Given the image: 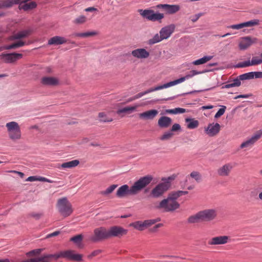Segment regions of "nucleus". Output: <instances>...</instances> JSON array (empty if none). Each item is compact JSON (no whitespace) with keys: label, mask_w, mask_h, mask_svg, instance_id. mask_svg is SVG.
Instances as JSON below:
<instances>
[{"label":"nucleus","mask_w":262,"mask_h":262,"mask_svg":"<svg viewBox=\"0 0 262 262\" xmlns=\"http://www.w3.org/2000/svg\"><path fill=\"white\" fill-rule=\"evenodd\" d=\"M83 236L81 234H78L75 236L72 237L70 241L73 242L74 243L79 245L81 243Z\"/></svg>","instance_id":"de8ad7c7"},{"label":"nucleus","mask_w":262,"mask_h":262,"mask_svg":"<svg viewBox=\"0 0 262 262\" xmlns=\"http://www.w3.org/2000/svg\"><path fill=\"white\" fill-rule=\"evenodd\" d=\"M249 66H252V64L251 63V61L248 60L244 62H240L237 64L235 66L236 68H245Z\"/></svg>","instance_id":"3c124183"},{"label":"nucleus","mask_w":262,"mask_h":262,"mask_svg":"<svg viewBox=\"0 0 262 262\" xmlns=\"http://www.w3.org/2000/svg\"><path fill=\"white\" fill-rule=\"evenodd\" d=\"M252 66L258 65L262 63V58H259L257 56L253 57L251 61Z\"/></svg>","instance_id":"8fccbe9b"},{"label":"nucleus","mask_w":262,"mask_h":262,"mask_svg":"<svg viewBox=\"0 0 262 262\" xmlns=\"http://www.w3.org/2000/svg\"><path fill=\"white\" fill-rule=\"evenodd\" d=\"M257 41V39L250 36L245 37L242 38L239 43V48L241 50H245L249 48L253 43H255Z\"/></svg>","instance_id":"dca6fc26"},{"label":"nucleus","mask_w":262,"mask_h":262,"mask_svg":"<svg viewBox=\"0 0 262 262\" xmlns=\"http://www.w3.org/2000/svg\"><path fill=\"white\" fill-rule=\"evenodd\" d=\"M22 57L23 54L20 53H3L0 55V59L3 60L5 63H12L21 58Z\"/></svg>","instance_id":"9b49d317"},{"label":"nucleus","mask_w":262,"mask_h":262,"mask_svg":"<svg viewBox=\"0 0 262 262\" xmlns=\"http://www.w3.org/2000/svg\"><path fill=\"white\" fill-rule=\"evenodd\" d=\"M9 172H11V173H17L21 178H23L24 176V173H23L21 172H19V171H15V170H10V171H9Z\"/></svg>","instance_id":"0e129e2a"},{"label":"nucleus","mask_w":262,"mask_h":262,"mask_svg":"<svg viewBox=\"0 0 262 262\" xmlns=\"http://www.w3.org/2000/svg\"><path fill=\"white\" fill-rule=\"evenodd\" d=\"M217 216V211L214 209H207L199 211L190 216L187 222L190 224H195L203 222H211Z\"/></svg>","instance_id":"f03ea898"},{"label":"nucleus","mask_w":262,"mask_h":262,"mask_svg":"<svg viewBox=\"0 0 262 262\" xmlns=\"http://www.w3.org/2000/svg\"><path fill=\"white\" fill-rule=\"evenodd\" d=\"M203 14L202 13H198V14H196L193 16H191L190 18L191 19V20L194 23L195 21H196L199 19V18L202 16Z\"/></svg>","instance_id":"5fc2aeb1"},{"label":"nucleus","mask_w":262,"mask_h":262,"mask_svg":"<svg viewBox=\"0 0 262 262\" xmlns=\"http://www.w3.org/2000/svg\"><path fill=\"white\" fill-rule=\"evenodd\" d=\"M165 89L164 87H163V85H159V86H157L155 88H150L144 92H141V93H139L138 94H137V95H135L134 96H133V97L130 98L129 100V101H134L135 100H136V99H138L141 97H142V96H143L144 95L147 94H148L149 93H151V92H152L154 91H158V90H162V89Z\"/></svg>","instance_id":"b1692460"},{"label":"nucleus","mask_w":262,"mask_h":262,"mask_svg":"<svg viewBox=\"0 0 262 262\" xmlns=\"http://www.w3.org/2000/svg\"><path fill=\"white\" fill-rule=\"evenodd\" d=\"M67 39L61 36H56L50 38L48 41V44L50 45H61L67 42Z\"/></svg>","instance_id":"a878e982"},{"label":"nucleus","mask_w":262,"mask_h":262,"mask_svg":"<svg viewBox=\"0 0 262 262\" xmlns=\"http://www.w3.org/2000/svg\"><path fill=\"white\" fill-rule=\"evenodd\" d=\"M98 118L100 121L103 122H110L113 121L112 117L108 116V114L105 112H100L98 114Z\"/></svg>","instance_id":"2f4dec72"},{"label":"nucleus","mask_w":262,"mask_h":262,"mask_svg":"<svg viewBox=\"0 0 262 262\" xmlns=\"http://www.w3.org/2000/svg\"><path fill=\"white\" fill-rule=\"evenodd\" d=\"M20 9L29 10L36 7V4L34 2L28 1H22V0H1L0 1V9L9 8L14 4H19Z\"/></svg>","instance_id":"7ed1b4c3"},{"label":"nucleus","mask_w":262,"mask_h":262,"mask_svg":"<svg viewBox=\"0 0 262 262\" xmlns=\"http://www.w3.org/2000/svg\"><path fill=\"white\" fill-rule=\"evenodd\" d=\"M57 257H63L69 260L80 261L82 260V256L81 254H75L73 251L67 250L60 252Z\"/></svg>","instance_id":"f8f14e48"},{"label":"nucleus","mask_w":262,"mask_h":262,"mask_svg":"<svg viewBox=\"0 0 262 262\" xmlns=\"http://www.w3.org/2000/svg\"><path fill=\"white\" fill-rule=\"evenodd\" d=\"M6 127L9 138L13 142H16L21 138V132L20 127L16 122L11 121L7 123Z\"/></svg>","instance_id":"20e7f679"},{"label":"nucleus","mask_w":262,"mask_h":262,"mask_svg":"<svg viewBox=\"0 0 262 262\" xmlns=\"http://www.w3.org/2000/svg\"><path fill=\"white\" fill-rule=\"evenodd\" d=\"M230 237L226 235L215 236L208 241V244L211 246L224 245L229 242Z\"/></svg>","instance_id":"f3484780"},{"label":"nucleus","mask_w":262,"mask_h":262,"mask_svg":"<svg viewBox=\"0 0 262 262\" xmlns=\"http://www.w3.org/2000/svg\"><path fill=\"white\" fill-rule=\"evenodd\" d=\"M253 74V78H262V72H251Z\"/></svg>","instance_id":"4d7b16f0"},{"label":"nucleus","mask_w":262,"mask_h":262,"mask_svg":"<svg viewBox=\"0 0 262 262\" xmlns=\"http://www.w3.org/2000/svg\"><path fill=\"white\" fill-rule=\"evenodd\" d=\"M226 109V106L223 105L222 106V107L219 109V110L217 112V113L215 114L214 117L215 118H219L221 116H222L225 112Z\"/></svg>","instance_id":"603ef678"},{"label":"nucleus","mask_w":262,"mask_h":262,"mask_svg":"<svg viewBox=\"0 0 262 262\" xmlns=\"http://www.w3.org/2000/svg\"><path fill=\"white\" fill-rule=\"evenodd\" d=\"M109 238L108 229L104 227H99L94 229V234L90 240L94 243L102 241Z\"/></svg>","instance_id":"0eeeda50"},{"label":"nucleus","mask_w":262,"mask_h":262,"mask_svg":"<svg viewBox=\"0 0 262 262\" xmlns=\"http://www.w3.org/2000/svg\"><path fill=\"white\" fill-rule=\"evenodd\" d=\"M102 250L98 249L92 252L90 255H88V258H92L93 257L96 256L100 254L102 252Z\"/></svg>","instance_id":"864d4df0"},{"label":"nucleus","mask_w":262,"mask_h":262,"mask_svg":"<svg viewBox=\"0 0 262 262\" xmlns=\"http://www.w3.org/2000/svg\"><path fill=\"white\" fill-rule=\"evenodd\" d=\"M173 136V134L171 132H167L164 133V134L160 137V139L162 141L168 140L170 139Z\"/></svg>","instance_id":"c03bdc74"},{"label":"nucleus","mask_w":262,"mask_h":262,"mask_svg":"<svg viewBox=\"0 0 262 262\" xmlns=\"http://www.w3.org/2000/svg\"><path fill=\"white\" fill-rule=\"evenodd\" d=\"M262 137V130L257 131L251 137L244 141L240 145L241 149L251 148Z\"/></svg>","instance_id":"1a4fd4ad"},{"label":"nucleus","mask_w":262,"mask_h":262,"mask_svg":"<svg viewBox=\"0 0 262 262\" xmlns=\"http://www.w3.org/2000/svg\"><path fill=\"white\" fill-rule=\"evenodd\" d=\"M163 40L164 39L162 38V36L160 34L157 33L155 34L152 38L149 39L148 43L149 45H153Z\"/></svg>","instance_id":"ea45409f"},{"label":"nucleus","mask_w":262,"mask_h":262,"mask_svg":"<svg viewBox=\"0 0 262 262\" xmlns=\"http://www.w3.org/2000/svg\"><path fill=\"white\" fill-rule=\"evenodd\" d=\"M175 110V114H183L186 112V111L185 108L177 107L174 108Z\"/></svg>","instance_id":"13d9d810"},{"label":"nucleus","mask_w":262,"mask_h":262,"mask_svg":"<svg viewBox=\"0 0 262 262\" xmlns=\"http://www.w3.org/2000/svg\"><path fill=\"white\" fill-rule=\"evenodd\" d=\"M40 82L43 85L54 86L59 84V80L54 77L45 76L41 78Z\"/></svg>","instance_id":"412c9836"},{"label":"nucleus","mask_w":262,"mask_h":262,"mask_svg":"<svg viewBox=\"0 0 262 262\" xmlns=\"http://www.w3.org/2000/svg\"><path fill=\"white\" fill-rule=\"evenodd\" d=\"M185 122L187 123V128L188 129H194L198 127L199 122L194 119L186 118Z\"/></svg>","instance_id":"cd10ccee"},{"label":"nucleus","mask_w":262,"mask_h":262,"mask_svg":"<svg viewBox=\"0 0 262 262\" xmlns=\"http://www.w3.org/2000/svg\"><path fill=\"white\" fill-rule=\"evenodd\" d=\"M213 58L212 56H206L193 61L192 64L195 66L206 63Z\"/></svg>","instance_id":"c9c22d12"},{"label":"nucleus","mask_w":262,"mask_h":262,"mask_svg":"<svg viewBox=\"0 0 262 262\" xmlns=\"http://www.w3.org/2000/svg\"><path fill=\"white\" fill-rule=\"evenodd\" d=\"M144 104H137V105H135L132 106L125 107L124 108L119 109L117 111V114L118 115H120L121 113L130 114L132 112H133V111H135L137 107L142 106Z\"/></svg>","instance_id":"bb28decb"},{"label":"nucleus","mask_w":262,"mask_h":262,"mask_svg":"<svg viewBox=\"0 0 262 262\" xmlns=\"http://www.w3.org/2000/svg\"><path fill=\"white\" fill-rule=\"evenodd\" d=\"M130 227H133L134 228L139 230L143 231L145 228L144 222L138 221L129 224Z\"/></svg>","instance_id":"c756f323"},{"label":"nucleus","mask_w":262,"mask_h":262,"mask_svg":"<svg viewBox=\"0 0 262 262\" xmlns=\"http://www.w3.org/2000/svg\"><path fill=\"white\" fill-rule=\"evenodd\" d=\"M97 9L96 8H95L94 7H89L88 8H86L85 9V11H86V12H91V11H96Z\"/></svg>","instance_id":"774afa93"},{"label":"nucleus","mask_w":262,"mask_h":262,"mask_svg":"<svg viewBox=\"0 0 262 262\" xmlns=\"http://www.w3.org/2000/svg\"><path fill=\"white\" fill-rule=\"evenodd\" d=\"M162 226H163V224H158L157 225H156L151 229V231L152 232H156L157 231V229L160 228V227H161Z\"/></svg>","instance_id":"680f3d73"},{"label":"nucleus","mask_w":262,"mask_h":262,"mask_svg":"<svg viewBox=\"0 0 262 262\" xmlns=\"http://www.w3.org/2000/svg\"><path fill=\"white\" fill-rule=\"evenodd\" d=\"M38 180L42 181V182H48V183H52L53 182V181L48 179L47 178H46L45 177H40V178H39L38 179Z\"/></svg>","instance_id":"e2e57ef3"},{"label":"nucleus","mask_w":262,"mask_h":262,"mask_svg":"<svg viewBox=\"0 0 262 262\" xmlns=\"http://www.w3.org/2000/svg\"><path fill=\"white\" fill-rule=\"evenodd\" d=\"M30 216L36 219H38L42 216V214L38 213H32L30 214Z\"/></svg>","instance_id":"052dcab7"},{"label":"nucleus","mask_w":262,"mask_h":262,"mask_svg":"<svg viewBox=\"0 0 262 262\" xmlns=\"http://www.w3.org/2000/svg\"><path fill=\"white\" fill-rule=\"evenodd\" d=\"M180 130H181V126L178 123L174 124L171 128V132H177Z\"/></svg>","instance_id":"6e6d98bb"},{"label":"nucleus","mask_w":262,"mask_h":262,"mask_svg":"<svg viewBox=\"0 0 262 262\" xmlns=\"http://www.w3.org/2000/svg\"><path fill=\"white\" fill-rule=\"evenodd\" d=\"M25 45V42L23 41H18L16 42L13 43L9 46L4 47V49L10 50L12 49H15L20 47H23Z\"/></svg>","instance_id":"e433bc0d"},{"label":"nucleus","mask_w":262,"mask_h":262,"mask_svg":"<svg viewBox=\"0 0 262 262\" xmlns=\"http://www.w3.org/2000/svg\"><path fill=\"white\" fill-rule=\"evenodd\" d=\"M97 34L96 31H91L84 33H77L74 34L75 36L80 37H89Z\"/></svg>","instance_id":"4c0bfd02"},{"label":"nucleus","mask_w":262,"mask_h":262,"mask_svg":"<svg viewBox=\"0 0 262 262\" xmlns=\"http://www.w3.org/2000/svg\"><path fill=\"white\" fill-rule=\"evenodd\" d=\"M156 8L163 9L168 14H175L180 10V6L178 5L159 4Z\"/></svg>","instance_id":"4468645a"},{"label":"nucleus","mask_w":262,"mask_h":262,"mask_svg":"<svg viewBox=\"0 0 262 262\" xmlns=\"http://www.w3.org/2000/svg\"><path fill=\"white\" fill-rule=\"evenodd\" d=\"M152 180L151 176L141 178L129 187L125 184L120 186L117 190L116 195L119 198H123L129 195H135L147 186Z\"/></svg>","instance_id":"f257e3e1"},{"label":"nucleus","mask_w":262,"mask_h":262,"mask_svg":"<svg viewBox=\"0 0 262 262\" xmlns=\"http://www.w3.org/2000/svg\"><path fill=\"white\" fill-rule=\"evenodd\" d=\"M164 17V15L163 13H155L154 12L153 14H152V16L150 20L152 21H159L162 19Z\"/></svg>","instance_id":"37998d69"},{"label":"nucleus","mask_w":262,"mask_h":262,"mask_svg":"<svg viewBox=\"0 0 262 262\" xmlns=\"http://www.w3.org/2000/svg\"><path fill=\"white\" fill-rule=\"evenodd\" d=\"M252 96V94H245V95H239L238 97L240 98H248Z\"/></svg>","instance_id":"338daca9"},{"label":"nucleus","mask_w":262,"mask_h":262,"mask_svg":"<svg viewBox=\"0 0 262 262\" xmlns=\"http://www.w3.org/2000/svg\"><path fill=\"white\" fill-rule=\"evenodd\" d=\"M170 186L168 181L161 183L152 190L151 194L155 198L159 197L169 189Z\"/></svg>","instance_id":"9d476101"},{"label":"nucleus","mask_w":262,"mask_h":262,"mask_svg":"<svg viewBox=\"0 0 262 262\" xmlns=\"http://www.w3.org/2000/svg\"><path fill=\"white\" fill-rule=\"evenodd\" d=\"M180 207V204L177 201H173L167 198L163 200L157 206L158 209H163L165 211H173Z\"/></svg>","instance_id":"423d86ee"},{"label":"nucleus","mask_w":262,"mask_h":262,"mask_svg":"<svg viewBox=\"0 0 262 262\" xmlns=\"http://www.w3.org/2000/svg\"><path fill=\"white\" fill-rule=\"evenodd\" d=\"M221 126L218 123H210L205 129V133L209 137L216 136L220 131Z\"/></svg>","instance_id":"2eb2a0df"},{"label":"nucleus","mask_w":262,"mask_h":262,"mask_svg":"<svg viewBox=\"0 0 262 262\" xmlns=\"http://www.w3.org/2000/svg\"><path fill=\"white\" fill-rule=\"evenodd\" d=\"M132 55L138 59H146L149 56V52L144 48H138L131 52Z\"/></svg>","instance_id":"aec40b11"},{"label":"nucleus","mask_w":262,"mask_h":262,"mask_svg":"<svg viewBox=\"0 0 262 262\" xmlns=\"http://www.w3.org/2000/svg\"><path fill=\"white\" fill-rule=\"evenodd\" d=\"M203 72H198L196 70H191L185 76L163 84L165 89L181 83L186 80H188L194 76L203 73Z\"/></svg>","instance_id":"6e6552de"},{"label":"nucleus","mask_w":262,"mask_h":262,"mask_svg":"<svg viewBox=\"0 0 262 262\" xmlns=\"http://www.w3.org/2000/svg\"><path fill=\"white\" fill-rule=\"evenodd\" d=\"M158 114L156 110H150L139 114V118L145 120H152Z\"/></svg>","instance_id":"5701e85b"},{"label":"nucleus","mask_w":262,"mask_h":262,"mask_svg":"<svg viewBox=\"0 0 262 262\" xmlns=\"http://www.w3.org/2000/svg\"><path fill=\"white\" fill-rule=\"evenodd\" d=\"M118 185L113 184L106 188L105 190L102 191L100 192V194L103 195H107L111 193L117 187Z\"/></svg>","instance_id":"58836bf2"},{"label":"nucleus","mask_w":262,"mask_h":262,"mask_svg":"<svg viewBox=\"0 0 262 262\" xmlns=\"http://www.w3.org/2000/svg\"><path fill=\"white\" fill-rule=\"evenodd\" d=\"M161 221L160 218H157L155 219L147 220L144 221V225L145 228H148L151 226L152 225Z\"/></svg>","instance_id":"79ce46f5"},{"label":"nucleus","mask_w":262,"mask_h":262,"mask_svg":"<svg viewBox=\"0 0 262 262\" xmlns=\"http://www.w3.org/2000/svg\"><path fill=\"white\" fill-rule=\"evenodd\" d=\"M172 123V119L167 116H162L159 118L158 121V125L161 128H167Z\"/></svg>","instance_id":"393cba45"},{"label":"nucleus","mask_w":262,"mask_h":262,"mask_svg":"<svg viewBox=\"0 0 262 262\" xmlns=\"http://www.w3.org/2000/svg\"><path fill=\"white\" fill-rule=\"evenodd\" d=\"M86 21V17L84 15H81L76 18L74 20V23L76 24H82L84 23Z\"/></svg>","instance_id":"09e8293b"},{"label":"nucleus","mask_w":262,"mask_h":262,"mask_svg":"<svg viewBox=\"0 0 262 262\" xmlns=\"http://www.w3.org/2000/svg\"><path fill=\"white\" fill-rule=\"evenodd\" d=\"M190 178L194 179L196 182H200L202 179L200 173L195 171H192L190 175L187 177V179H189Z\"/></svg>","instance_id":"a19ab883"},{"label":"nucleus","mask_w":262,"mask_h":262,"mask_svg":"<svg viewBox=\"0 0 262 262\" xmlns=\"http://www.w3.org/2000/svg\"><path fill=\"white\" fill-rule=\"evenodd\" d=\"M51 257H52V255H46L33 259L35 262H49Z\"/></svg>","instance_id":"49530a36"},{"label":"nucleus","mask_w":262,"mask_h":262,"mask_svg":"<svg viewBox=\"0 0 262 262\" xmlns=\"http://www.w3.org/2000/svg\"><path fill=\"white\" fill-rule=\"evenodd\" d=\"M188 193V191H178L176 192H173L170 193L168 196V198L172 199L173 201H176L177 199L180 196L185 195Z\"/></svg>","instance_id":"7c9ffc66"},{"label":"nucleus","mask_w":262,"mask_h":262,"mask_svg":"<svg viewBox=\"0 0 262 262\" xmlns=\"http://www.w3.org/2000/svg\"><path fill=\"white\" fill-rule=\"evenodd\" d=\"M241 80L239 77H237L236 78L233 80V81H231L230 83H228L222 87L223 89H228L232 87H236L239 86L241 84Z\"/></svg>","instance_id":"473e14b6"},{"label":"nucleus","mask_w":262,"mask_h":262,"mask_svg":"<svg viewBox=\"0 0 262 262\" xmlns=\"http://www.w3.org/2000/svg\"><path fill=\"white\" fill-rule=\"evenodd\" d=\"M59 233H60V232L59 231H56L53 233L48 234L47 236V237L49 238V237L55 236L59 235Z\"/></svg>","instance_id":"bf43d9fd"},{"label":"nucleus","mask_w":262,"mask_h":262,"mask_svg":"<svg viewBox=\"0 0 262 262\" xmlns=\"http://www.w3.org/2000/svg\"><path fill=\"white\" fill-rule=\"evenodd\" d=\"M154 10L150 9H139L138 12L144 18H146L147 19L150 20L151 19V17L152 16V14L154 13Z\"/></svg>","instance_id":"c85d7f7f"},{"label":"nucleus","mask_w":262,"mask_h":262,"mask_svg":"<svg viewBox=\"0 0 262 262\" xmlns=\"http://www.w3.org/2000/svg\"><path fill=\"white\" fill-rule=\"evenodd\" d=\"M233 168V166L232 163H226L217 169V173L221 177H228L231 173Z\"/></svg>","instance_id":"a211bd4d"},{"label":"nucleus","mask_w":262,"mask_h":262,"mask_svg":"<svg viewBox=\"0 0 262 262\" xmlns=\"http://www.w3.org/2000/svg\"><path fill=\"white\" fill-rule=\"evenodd\" d=\"M38 179H37L36 178V177L31 176V177H28L27 178V181L32 182V181H36V180H38Z\"/></svg>","instance_id":"69168bd1"},{"label":"nucleus","mask_w":262,"mask_h":262,"mask_svg":"<svg viewBox=\"0 0 262 262\" xmlns=\"http://www.w3.org/2000/svg\"><path fill=\"white\" fill-rule=\"evenodd\" d=\"M175 28L176 26L174 24L166 26L161 29L159 34L162 36L163 39H166L173 33Z\"/></svg>","instance_id":"6ab92c4d"},{"label":"nucleus","mask_w":262,"mask_h":262,"mask_svg":"<svg viewBox=\"0 0 262 262\" xmlns=\"http://www.w3.org/2000/svg\"><path fill=\"white\" fill-rule=\"evenodd\" d=\"M30 33L31 31L30 30H24L13 35L12 36V39H19L22 38H24L29 36Z\"/></svg>","instance_id":"72a5a7b5"},{"label":"nucleus","mask_w":262,"mask_h":262,"mask_svg":"<svg viewBox=\"0 0 262 262\" xmlns=\"http://www.w3.org/2000/svg\"><path fill=\"white\" fill-rule=\"evenodd\" d=\"M259 23V20L257 19H254L249 21L245 22L243 23L233 25L229 27V28L233 29L239 30L244 27H249L254 26L257 25Z\"/></svg>","instance_id":"4be33fe9"},{"label":"nucleus","mask_w":262,"mask_h":262,"mask_svg":"<svg viewBox=\"0 0 262 262\" xmlns=\"http://www.w3.org/2000/svg\"><path fill=\"white\" fill-rule=\"evenodd\" d=\"M79 164V161L78 160H74L62 163L61 167L63 168H71L77 166Z\"/></svg>","instance_id":"f704fd0d"},{"label":"nucleus","mask_w":262,"mask_h":262,"mask_svg":"<svg viewBox=\"0 0 262 262\" xmlns=\"http://www.w3.org/2000/svg\"><path fill=\"white\" fill-rule=\"evenodd\" d=\"M57 207L59 212L64 216H69L73 212L72 205L66 198L58 200Z\"/></svg>","instance_id":"39448f33"},{"label":"nucleus","mask_w":262,"mask_h":262,"mask_svg":"<svg viewBox=\"0 0 262 262\" xmlns=\"http://www.w3.org/2000/svg\"><path fill=\"white\" fill-rule=\"evenodd\" d=\"M108 231L109 238L111 237H120L127 233V230L123 228L120 226H113L111 227Z\"/></svg>","instance_id":"ddd939ff"},{"label":"nucleus","mask_w":262,"mask_h":262,"mask_svg":"<svg viewBox=\"0 0 262 262\" xmlns=\"http://www.w3.org/2000/svg\"><path fill=\"white\" fill-rule=\"evenodd\" d=\"M241 80L253 79V74L251 72L242 74L238 76Z\"/></svg>","instance_id":"a18cd8bd"}]
</instances>
